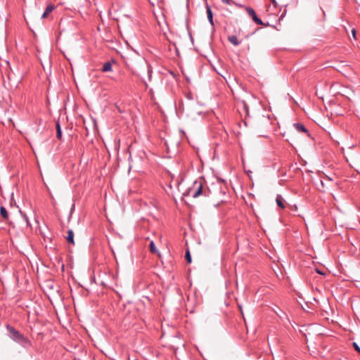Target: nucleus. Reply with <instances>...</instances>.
Listing matches in <instances>:
<instances>
[{"mask_svg": "<svg viewBox=\"0 0 360 360\" xmlns=\"http://www.w3.org/2000/svg\"><path fill=\"white\" fill-rule=\"evenodd\" d=\"M276 203H277L278 207H280L282 209L285 208V204H284L285 200L282 198L281 195H278L277 197H276Z\"/></svg>", "mask_w": 360, "mask_h": 360, "instance_id": "nucleus-9", "label": "nucleus"}, {"mask_svg": "<svg viewBox=\"0 0 360 360\" xmlns=\"http://www.w3.org/2000/svg\"><path fill=\"white\" fill-rule=\"evenodd\" d=\"M151 5L154 6L155 3L152 0H148Z\"/></svg>", "mask_w": 360, "mask_h": 360, "instance_id": "nucleus-18", "label": "nucleus"}, {"mask_svg": "<svg viewBox=\"0 0 360 360\" xmlns=\"http://www.w3.org/2000/svg\"><path fill=\"white\" fill-rule=\"evenodd\" d=\"M271 3H272L274 6H276V0H271Z\"/></svg>", "mask_w": 360, "mask_h": 360, "instance_id": "nucleus-17", "label": "nucleus"}, {"mask_svg": "<svg viewBox=\"0 0 360 360\" xmlns=\"http://www.w3.org/2000/svg\"><path fill=\"white\" fill-rule=\"evenodd\" d=\"M116 108H117V109L118 110V111H119L120 112H122V110H120V108H119V106L116 105Z\"/></svg>", "mask_w": 360, "mask_h": 360, "instance_id": "nucleus-20", "label": "nucleus"}, {"mask_svg": "<svg viewBox=\"0 0 360 360\" xmlns=\"http://www.w3.org/2000/svg\"><path fill=\"white\" fill-rule=\"evenodd\" d=\"M221 192L224 195L226 194V191L223 190L222 188H221Z\"/></svg>", "mask_w": 360, "mask_h": 360, "instance_id": "nucleus-19", "label": "nucleus"}, {"mask_svg": "<svg viewBox=\"0 0 360 360\" xmlns=\"http://www.w3.org/2000/svg\"><path fill=\"white\" fill-rule=\"evenodd\" d=\"M223 3L226 4H231V0H221Z\"/></svg>", "mask_w": 360, "mask_h": 360, "instance_id": "nucleus-16", "label": "nucleus"}, {"mask_svg": "<svg viewBox=\"0 0 360 360\" xmlns=\"http://www.w3.org/2000/svg\"><path fill=\"white\" fill-rule=\"evenodd\" d=\"M188 98L189 99H191V96H188Z\"/></svg>", "mask_w": 360, "mask_h": 360, "instance_id": "nucleus-23", "label": "nucleus"}, {"mask_svg": "<svg viewBox=\"0 0 360 360\" xmlns=\"http://www.w3.org/2000/svg\"><path fill=\"white\" fill-rule=\"evenodd\" d=\"M317 272H318L319 274H323V273H322L321 271H318V270H317Z\"/></svg>", "mask_w": 360, "mask_h": 360, "instance_id": "nucleus-21", "label": "nucleus"}, {"mask_svg": "<svg viewBox=\"0 0 360 360\" xmlns=\"http://www.w3.org/2000/svg\"><path fill=\"white\" fill-rule=\"evenodd\" d=\"M0 214L4 219H7L8 218V213L6 209L3 206L0 207Z\"/></svg>", "mask_w": 360, "mask_h": 360, "instance_id": "nucleus-11", "label": "nucleus"}, {"mask_svg": "<svg viewBox=\"0 0 360 360\" xmlns=\"http://www.w3.org/2000/svg\"><path fill=\"white\" fill-rule=\"evenodd\" d=\"M66 240L69 243H71L72 245L75 244V241H74V233L72 231V230L70 229L68 230V236L66 237Z\"/></svg>", "mask_w": 360, "mask_h": 360, "instance_id": "nucleus-8", "label": "nucleus"}, {"mask_svg": "<svg viewBox=\"0 0 360 360\" xmlns=\"http://www.w3.org/2000/svg\"><path fill=\"white\" fill-rule=\"evenodd\" d=\"M239 309H240L241 314H243V311H242V309H241V307H239Z\"/></svg>", "mask_w": 360, "mask_h": 360, "instance_id": "nucleus-22", "label": "nucleus"}, {"mask_svg": "<svg viewBox=\"0 0 360 360\" xmlns=\"http://www.w3.org/2000/svg\"><path fill=\"white\" fill-rule=\"evenodd\" d=\"M149 247H150V251L152 253H156L158 252V250L156 249L153 241H150Z\"/></svg>", "mask_w": 360, "mask_h": 360, "instance_id": "nucleus-13", "label": "nucleus"}, {"mask_svg": "<svg viewBox=\"0 0 360 360\" xmlns=\"http://www.w3.org/2000/svg\"><path fill=\"white\" fill-rule=\"evenodd\" d=\"M228 41L234 46H238L240 44V41L238 40L237 37L235 35L228 37Z\"/></svg>", "mask_w": 360, "mask_h": 360, "instance_id": "nucleus-10", "label": "nucleus"}, {"mask_svg": "<svg viewBox=\"0 0 360 360\" xmlns=\"http://www.w3.org/2000/svg\"><path fill=\"white\" fill-rule=\"evenodd\" d=\"M206 13L207 15L208 20L211 25L214 26V22H213V13L212 11V9L210 6L207 4L206 6Z\"/></svg>", "mask_w": 360, "mask_h": 360, "instance_id": "nucleus-5", "label": "nucleus"}, {"mask_svg": "<svg viewBox=\"0 0 360 360\" xmlns=\"http://www.w3.org/2000/svg\"><path fill=\"white\" fill-rule=\"evenodd\" d=\"M55 8V6L52 4L48 5L45 9V11L41 15V18H45Z\"/></svg>", "mask_w": 360, "mask_h": 360, "instance_id": "nucleus-7", "label": "nucleus"}, {"mask_svg": "<svg viewBox=\"0 0 360 360\" xmlns=\"http://www.w3.org/2000/svg\"><path fill=\"white\" fill-rule=\"evenodd\" d=\"M203 179H199L195 181L193 186L187 191V195L192 196L193 198L200 196L210 197L212 192L210 189L204 184Z\"/></svg>", "mask_w": 360, "mask_h": 360, "instance_id": "nucleus-1", "label": "nucleus"}, {"mask_svg": "<svg viewBox=\"0 0 360 360\" xmlns=\"http://www.w3.org/2000/svg\"><path fill=\"white\" fill-rule=\"evenodd\" d=\"M353 347L355 349V350L360 354V347L356 342H353Z\"/></svg>", "mask_w": 360, "mask_h": 360, "instance_id": "nucleus-15", "label": "nucleus"}, {"mask_svg": "<svg viewBox=\"0 0 360 360\" xmlns=\"http://www.w3.org/2000/svg\"><path fill=\"white\" fill-rule=\"evenodd\" d=\"M245 11L248 15L252 19V20L259 25H264L262 20L257 17L255 10L251 7H246Z\"/></svg>", "mask_w": 360, "mask_h": 360, "instance_id": "nucleus-3", "label": "nucleus"}, {"mask_svg": "<svg viewBox=\"0 0 360 360\" xmlns=\"http://www.w3.org/2000/svg\"><path fill=\"white\" fill-rule=\"evenodd\" d=\"M185 259L188 263H189V264L191 263V256L189 250H187L186 252Z\"/></svg>", "mask_w": 360, "mask_h": 360, "instance_id": "nucleus-14", "label": "nucleus"}, {"mask_svg": "<svg viewBox=\"0 0 360 360\" xmlns=\"http://www.w3.org/2000/svg\"><path fill=\"white\" fill-rule=\"evenodd\" d=\"M293 127L298 132H303L305 133L308 136H309V131L307 129V128L304 127L303 124L299 122L294 123Z\"/></svg>", "mask_w": 360, "mask_h": 360, "instance_id": "nucleus-4", "label": "nucleus"}, {"mask_svg": "<svg viewBox=\"0 0 360 360\" xmlns=\"http://www.w3.org/2000/svg\"><path fill=\"white\" fill-rule=\"evenodd\" d=\"M56 137L58 139H61L62 137V131L60 129V124L58 122L56 123Z\"/></svg>", "mask_w": 360, "mask_h": 360, "instance_id": "nucleus-12", "label": "nucleus"}, {"mask_svg": "<svg viewBox=\"0 0 360 360\" xmlns=\"http://www.w3.org/2000/svg\"><path fill=\"white\" fill-rule=\"evenodd\" d=\"M6 329L9 333L10 338L15 342L19 344H25L28 342L27 338H26L22 334L17 330L14 327L7 325Z\"/></svg>", "mask_w": 360, "mask_h": 360, "instance_id": "nucleus-2", "label": "nucleus"}, {"mask_svg": "<svg viewBox=\"0 0 360 360\" xmlns=\"http://www.w3.org/2000/svg\"><path fill=\"white\" fill-rule=\"evenodd\" d=\"M113 62H114V60H112V61H108V62L105 63L103 65L101 70L103 72H104L112 71V63Z\"/></svg>", "mask_w": 360, "mask_h": 360, "instance_id": "nucleus-6", "label": "nucleus"}]
</instances>
